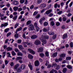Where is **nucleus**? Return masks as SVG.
I'll return each instance as SVG.
<instances>
[{
  "label": "nucleus",
  "instance_id": "f257e3e1",
  "mask_svg": "<svg viewBox=\"0 0 73 73\" xmlns=\"http://www.w3.org/2000/svg\"><path fill=\"white\" fill-rule=\"evenodd\" d=\"M34 25L35 28H36V29H35L34 31H35L36 32L37 31L38 32V31H39V30H40V28H39V27L37 26V23H35L34 24Z\"/></svg>",
  "mask_w": 73,
  "mask_h": 73
},
{
  "label": "nucleus",
  "instance_id": "f03ea898",
  "mask_svg": "<svg viewBox=\"0 0 73 73\" xmlns=\"http://www.w3.org/2000/svg\"><path fill=\"white\" fill-rule=\"evenodd\" d=\"M28 51L30 53H31V54H33V55H34V54H35V51H33V50L29 48L28 49Z\"/></svg>",
  "mask_w": 73,
  "mask_h": 73
},
{
  "label": "nucleus",
  "instance_id": "7ed1b4c3",
  "mask_svg": "<svg viewBox=\"0 0 73 73\" xmlns=\"http://www.w3.org/2000/svg\"><path fill=\"white\" fill-rule=\"evenodd\" d=\"M29 28L30 29V31H33L35 29V27L32 24H31L29 25Z\"/></svg>",
  "mask_w": 73,
  "mask_h": 73
},
{
  "label": "nucleus",
  "instance_id": "20e7f679",
  "mask_svg": "<svg viewBox=\"0 0 73 73\" xmlns=\"http://www.w3.org/2000/svg\"><path fill=\"white\" fill-rule=\"evenodd\" d=\"M52 66H54V67L56 66V69L57 70H58V69L60 68V66L59 65H57V64L56 63H54L53 64Z\"/></svg>",
  "mask_w": 73,
  "mask_h": 73
},
{
  "label": "nucleus",
  "instance_id": "39448f33",
  "mask_svg": "<svg viewBox=\"0 0 73 73\" xmlns=\"http://www.w3.org/2000/svg\"><path fill=\"white\" fill-rule=\"evenodd\" d=\"M34 44L36 45H38L41 44V42L39 40H36L34 42Z\"/></svg>",
  "mask_w": 73,
  "mask_h": 73
},
{
  "label": "nucleus",
  "instance_id": "423d86ee",
  "mask_svg": "<svg viewBox=\"0 0 73 73\" xmlns=\"http://www.w3.org/2000/svg\"><path fill=\"white\" fill-rule=\"evenodd\" d=\"M40 65V62L39 61L37 60L35 61V66H38Z\"/></svg>",
  "mask_w": 73,
  "mask_h": 73
},
{
  "label": "nucleus",
  "instance_id": "0eeeda50",
  "mask_svg": "<svg viewBox=\"0 0 73 73\" xmlns=\"http://www.w3.org/2000/svg\"><path fill=\"white\" fill-rule=\"evenodd\" d=\"M44 50V49L42 47L39 48L38 49H37V52L38 53H40L41 52H42Z\"/></svg>",
  "mask_w": 73,
  "mask_h": 73
},
{
  "label": "nucleus",
  "instance_id": "6e6552de",
  "mask_svg": "<svg viewBox=\"0 0 73 73\" xmlns=\"http://www.w3.org/2000/svg\"><path fill=\"white\" fill-rule=\"evenodd\" d=\"M37 38V35H32L31 37V38L32 40H35L36 38Z\"/></svg>",
  "mask_w": 73,
  "mask_h": 73
},
{
  "label": "nucleus",
  "instance_id": "1a4fd4ad",
  "mask_svg": "<svg viewBox=\"0 0 73 73\" xmlns=\"http://www.w3.org/2000/svg\"><path fill=\"white\" fill-rule=\"evenodd\" d=\"M26 68V65L25 64H22L21 66V69L22 70H24Z\"/></svg>",
  "mask_w": 73,
  "mask_h": 73
},
{
  "label": "nucleus",
  "instance_id": "9d476101",
  "mask_svg": "<svg viewBox=\"0 0 73 73\" xmlns=\"http://www.w3.org/2000/svg\"><path fill=\"white\" fill-rule=\"evenodd\" d=\"M67 37H68V34H67V33L64 34L63 35V39H65V38H66Z\"/></svg>",
  "mask_w": 73,
  "mask_h": 73
},
{
  "label": "nucleus",
  "instance_id": "9b49d317",
  "mask_svg": "<svg viewBox=\"0 0 73 73\" xmlns=\"http://www.w3.org/2000/svg\"><path fill=\"white\" fill-rule=\"evenodd\" d=\"M52 10L51 9L49 10L46 11V15H49V14H50L51 12H52Z\"/></svg>",
  "mask_w": 73,
  "mask_h": 73
},
{
  "label": "nucleus",
  "instance_id": "f8f14e48",
  "mask_svg": "<svg viewBox=\"0 0 73 73\" xmlns=\"http://www.w3.org/2000/svg\"><path fill=\"white\" fill-rule=\"evenodd\" d=\"M46 7V4L45 3H42L40 5V7H41V8H44Z\"/></svg>",
  "mask_w": 73,
  "mask_h": 73
},
{
  "label": "nucleus",
  "instance_id": "ddd939ff",
  "mask_svg": "<svg viewBox=\"0 0 73 73\" xmlns=\"http://www.w3.org/2000/svg\"><path fill=\"white\" fill-rule=\"evenodd\" d=\"M50 30V29H49V28L47 29H46L45 28H44L43 29V31L44 32H47V31H49Z\"/></svg>",
  "mask_w": 73,
  "mask_h": 73
},
{
  "label": "nucleus",
  "instance_id": "4468645a",
  "mask_svg": "<svg viewBox=\"0 0 73 73\" xmlns=\"http://www.w3.org/2000/svg\"><path fill=\"white\" fill-rule=\"evenodd\" d=\"M6 49L7 51H11V50H13V48L12 47H9L6 48Z\"/></svg>",
  "mask_w": 73,
  "mask_h": 73
},
{
  "label": "nucleus",
  "instance_id": "2eb2a0df",
  "mask_svg": "<svg viewBox=\"0 0 73 73\" xmlns=\"http://www.w3.org/2000/svg\"><path fill=\"white\" fill-rule=\"evenodd\" d=\"M28 66L29 67L31 70H33V66L31 64H28Z\"/></svg>",
  "mask_w": 73,
  "mask_h": 73
},
{
  "label": "nucleus",
  "instance_id": "dca6fc26",
  "mask_svg": "<svg viewBox=\"0 0 73 73\" xmlns=\"http://www.w3.org/2000/svg\"><path fill=\"white\" fill-rule=\"evenodd\" d=\"M28 57L29 59H33V56L31 54H29L28 55Z\"/></svg>",
  "mask_w": 73,
  "mask_h": 73
},
{
  "label": "nucleus",
  "instance_id": "f3484780",
  "mask_svg": "<svg viewBox=\"0 0 73 73\" xmlns=\"http://www.w3.org/2000/svg\"><path fill=\"white\" fill-rule=\"evenodd\" d=\"M54 72L55 73H58L57 71V70H54L53 69H52V70H51L50 72V73H54Z\"/></svg>",
  "mask_w": 73,
  "mask_h": 73
},
{
  "label": "nucleus",
  "instance_id": "a211bd4d",
  "mask_svg": "<svg viewBox=\"0 0 73 73\" xmlns=\"http://www.w3.org/2000/svg\"><path fill=\"white\" fill-rule=\"evenodd\" d=\"M18 48L20 50H23L24 49V47H23V46L21 45H19Z\"/></svg>",
  "mask_w": 73,
  "mask_h": 73
},
{
  "label": "nucleus",
  "instance_id": "6ab92c4d",
  "mask_svg": "<svg viewBox=\"0 0 73 73\" xmlns=\"http://www.w3.org/2000/svg\"><path fill=\"white\" fill-rule=\"evenodd\" d=\"M17 55L18 56H23V54L22 53L19 52L17 53Z\"/></svg>",
  "mask_w": 73,
  "mask_h": 73
},
{
  "label": "nucleus",
  "instance_id": "aec40b11",
  "mask_svg": "<svg viewBox=\"0 0 73 73\" xmlns=\"http://www.w3.org/2000/svg\"><path fill=\"white\" fill-rule=\"evenodd\" d=\"M19 66V64H17L14 67V69L15 70H17V68Z\"/></svg>",
  "mask_w": 73,
  "mask_h": 73
},
{
  "label": "nucleus",
  "instance_id": "412c9836",
  "mask_svg": "<svg viewBox=\"0 0 73 73\" xmlns=\"http://www.w3.org/2000/svg\"><path fill=\"white\" fill-rule=\"evenodd\" d=\"M13 3L14 5H18L19 4V2L17 1H15L13 2Z\"/></svg>",
  "mask_w": 73,
  "mask_h": 73
},
{
  "label": "nucleus",
  "instance_id": "4be33fe9",
  "mask_svg": "<svg viewBox=\"0 0 73 73\" xmlns=\"http://www.w3.org/2000/svg\"><path fill=\"white\" fill-rule=\"evenodd\" d=\"M39 56L41 58H43V57H44L45 54H44V53H41L40 54Z\"/></svg>",
  "mask_w": 73,
  "mask_h": 73
},
{
  "label": "nucleus",
  "instance_id": "5701e85b",
  "mask_svg": "<svg viewBox=\"0 0 73 73\" xmlns=\"http://www.w3.org/2000/svg\"><path fill=\"white\" fill-rule=\"evenodd\" d=\"M67 71V68H63V73H65L66 72V71Z\"/></svg>",
  "mask_w": 73,
  "mask_h": 73
},
{
  "label": "nucleus",
  "instance_id": "b1692460",
  "mask_svg": "<svg viewBox=\"0 0 73 73\" xmlns=\"http://www.w3.org/2000/svg\"><path fill=\"white\" fill-rule=\"evenodd\" d=\"M57 55V52H56L54 53H53V54H52V57H56Z\"/></svg>",
  "mask_w": 73,
  "mask_h": 73
},
{
  "label": "nucleus",
  "instance_id": "393cba45",
  "mask_svg": "<svg viewBox=\"0 0 73 73\" xmlns=\"http://www.w3.org/2000/svg\"><path fill=\"white\" fill-rule=\"evenodd\" d=\"M65 56H66V54H62L60 55V57H65Z\"/></svg>",
  "mask_w": 73,
  "mask_h": 73
},
{
  "label": "nucleus",
  "instance_id": "a878e982",
  "mask_svg": "<svg viewBox=\"0 0 73 73\" xmlns=\"http://www.w3.org/2000/svg\"><path fill=\"white\" fill-rule=\"evenodd\" d=\"M48 23L46 21L43 24V25L44 27H46V26H48Z\"/></svg>",
  "mask_w": 73,
  "mask_h": 73
},
{
  "label": "nucleus",
  "instance_id": "bb28decb",
  "mask_svg": "<svg viewBox=\"0 0 73 73\" xmlns=\"http://www.w3.org/2000/svg\"><path fill=\"white\" fill-rule=\"evenodd\" d=\"M5 54H6V51H5L3 52L2 57L3 58H5Z\"/></svg>",
  "mask_w": 73,
  "mask_h": 73
},
{
  "label": "nucleus",
  "instance_id": "cd10ccee",
  "mask_svg": "<svg viewBox=\"0 0 73 73\" xmlns=\"http://www.w3.org/2000/svg\"><path fill=\"white\" fill-rule=\"evenodd\" d=\"M67 68L69 69H72V66L70 65H68L67 66Z\"/></svg>",
  "mask_w": 73,
  "mask_h": 73
},
{
  "label": "nucleus",
  "instance_id": "c85d7f7f",
  "mask_svg": "<svg viewBox=\"0 0 73 73\" xmlns=\"http://www.w3.org/2000/svg\"><path fill=\"white\" fill-rule=\"evenodd\" d=\"M48 34L50 35H53L54 34V33L53 32H48Z\"/></svg>",
  "mask_w": 73,
  "mask_h": 73
},
{
  "label": "nucleus",
  "instance_id": "c756f323",
  "mask_svg": "<svg viewBox=\"0 0 73 73\" xmlns=\"http://www.w3.org/2000/svg\"><path fill=\"white\" fill-rule=\"evenodd\" d=\"M23 59V58L21 56L17 57L16 60H22Z\"/></svg>",
  "mask_w": 73,
  "mask_h": 73
},
{
  "label": "nucleus",
  "instance_id": "7c9ffc66",
  "mask_svg": "<svg viewBox=\"0 0 73 73\" xmlns=\"http://www.w3.org/2000/svg\"><path fill=\"white\" fill-rule=\"evenodd\" d=\"M14 11H17V9H19L18 7H14L13 8Z\"/></svg>",
  "mask_w": 73,
  "mask_h": 73
},
{
  "label": "nucleus",
  "instance_id": "2f4dec72",
  "mask_svg": "<svg viewBox=\"0 0 73 73\" xmlns=\"http://www.w3.org/2000/svg\"><path fill=\"white\" fill-rule=\"evenodd\" d=\"M9 31V28H7L5 30V33H7Z\"/></svg>",
  "mask_w": 73,
  "mask_h": 73
},
{
  "label": "nucleus",
  "instance_id": "473e14b6",
  "mask_svg": "<svg viewBox=\"0 0 73 73\" xmlns=\"http://www.w3.org/2000/svg\"><path fill=\"white\" fill-rule=\"evenodd\" d=\"M70 48H73V42H71L70 43Z\"/></svg>",
  "mask_w": 73,
  "mask_h": 73
},
{
  "label": "nucleus",
  "instance_id": "72a5a7b5",
  "mask_svg": "<svg viewBox=\"0 0 73 73\" xmlns=\"http://www.w3.org/2000/svg\"><path fill=\"white\" fill-rule=\"evenodd\" d=\"M32 23L31 21V20H29L27 21V25H29V24H31V23Z\"/></svg>",
  "mask_w": 73,
  "mask_h": 73
},
{
  "label": "nucleus",
  "instance_id": "f704fd0d",
  "mask_svg": "<svg viewBox=\"0 0 73 73\" xmlns=\"http://www.w3.org/2000/svg\"><path fill=\"white\" fill-rule=\"evenodd\" d=\"M17 16L16 15V16H15V17H13L12 19L13 20H16L17 19Z\"/></svg>",
  "mask_w": 73,
  "mask_h": 73
},
{
  "label": "nucleus",
  "instance_id": "c9c22d12",
  "mask_svg": "<svg viewBox=\"0 0 73 73\" xmlns=\"http://www.w3.org/2000/svg\"><path fill=\"white\" fill-rule=\"evenodd\" d=\"M17 71L18 73L21 72V68H19L18 69H17Z\"/></svg>",
  "mask_w": 73,
  "mask_h": 73
},
{
  "label": "nucleus",
  "instance_id": "e433bc0d",
  "mask_svg": "<svg viewBox=\"0 0 73 73\" xmlns=\"http://www.w3.org/2000/svg\"><path fill=\"white\" fill-rule=\"evenodd\" d=\"M19 24L18 23H17L16 24L14 28H17V27H19Z\"/></svg>",
  "mask_w": 73,
  "mask_h": 73
},
{
  "label": "nucleus",
  "instance_id": "4c0bfd02",
  "mask_svg": "<svg viewBox=\"0 0 73 73\" xmlns=\"http://www.w3.org/2000/svg\"><path fill=\"white\" fill-rule=\"evenodd\" d=\"M55 24L53 21H52L51 22V24L50 25H51L53 27V26H54Z\"/></svg>",
  "mask_w": 73,
  "mask_h": 73
},
{
  "label": "nucleus",
  "instance_id": "58836bf2",
  "mask_svg": "<svg viewBox=\"0 0 73 73\" xmlns=\"http://www.w3.org/2000/svg\"><path fill=\"white\" fill-rule=\"evenodd\" d=\"M45 54L47 57L49 56V52L47 51H46L45 52Z\"/></svg>",
  "mask_w": 73,
  "mask_h": 73
},
{
  "label": "nucleus",
  "instance_id": "ea45409f",
  "mask_svg": "<svg viewBox=\"0 0 73 73\" xmlns=\"http://www.w3.org/2000/svg\"><path fill=\"white\" fill-rule=\"evenodd\" d=\"M14 50L15 51V52H19V49H18V48H15Z\"/></svg>",
  "mask_w": 73,
  "mask_h": 73
},
{
  "label": "nucleus",
  "instance_id": "a19ab883",
  "mask_svg": "<svg viewBox=\"0 0 73 73\" xmlns=\"http://www.w3.org/2000/svg\"><path fill=\"white\" fill-rule=\"evenodd\" d=\"M44 38L45 39H49V36L48 35L45 36L44 37Z\"/></svg>",
  "mask_w": 73,
  "mask_h": 73
},
{
  "label": "nucleus",
  "instance_id": "79ce46f5",
  "mask_svg": "<svg viewBox=\"0 0 73 73\" xmlns=\"http://www.w3.org/2000/svg\"><path fill=\"white\" fill-rule=\"evenodd\" d=\"M66 60H71V57H67L66 58Z\"/></svg>",
  "mask_w": 73,
  "mask_h": 73
},
{
  "label": "nucleus",
  "instance_id": "37998d69",
  "mask_svg": "<svg viewBox=\"0 0 73 73\" xmlns=\"http://www.w3.org/2000/svg\"><path fill=\"white\" fill-rule=\"evenodd\" d=\"M42 42L44 44H46V41L44 40H42Z\"/></svg>",
  "mask_w": 73,
  "mask_h": 73
},
{
  "label": "nucleus",
  "instance_id": "c03bdc74",
  "mask_svg": "<svg viewBox=\"0 0 73 73\" xmlns=\"http://www.w3.org/2000/svg\"><path fill=\"white\" fill-rule=\"evenodd\" d=\"M62 20L63 21H66V18L64 17L62 18Z\"/></svg>",
  "mask_w": 73,
  "mask_h": 73
},
{
  "label": "nucleus",
  "instance_id": "a18cd8bd",
  "mask_svg": "<svg viewBox=\"0 0 73 73\" xmlns=\"http://www.w3.org/2000/svg\"><path fill=\"white\" fill-rule=\"evenodd\" d=\"M12 54L13 56H15L16 54L15 51H13L12 52Z\"/></svg>",
  "mask_w": 73,
  "mask_h": 73
},
{
  "label": "nucleus",
  "instance_id": "49530a36",
  "mask_svg": "<svg viewBox=\"0 0 73 73\" xmlns=\"http://www.w3.org/2000/svg\"><path fill=\"white\" fill-rule=\"evenodd\" d=\"M42 0H37V3L38 4H40L41 2H42Z\"/></svg>",
  "mask_w": 73,
  "mask_h": 73
},
{
  "label": "nucleus",
  "instance_id": "de8ad7c7",
  "mask_svg": "<svg viewBox=\"0 0 73 73\" xmlns=\"http://www.w3.org/2000/svg\"><path fill=\"white\" fill-rule=\"evenodd\" d=\"M22 29H23V28L21 27H19V28H18V29H17V30H18V32H19V31H21Z\"/></svg>",
  "mask_w": 73,
  "mask_h": 73
},
{
  "label": "nucleus",
  "instance_id": "09e8293b",
  "mask_svg": "<svg viewBox=\"0 0 73 73\" xmlns=\"http://www.w3.org/2000/svg\"><path fill=\"white\" fill-rule=\"evenodd\" d=\"M57 37V35H53V36L52 37V38L53 39H55Z\"/></svg>",
  "mask_w": 73,
  "mask_h": 73
},
{
  "label": "nucleus",
  "instance_id": "8fccbe9b",
  "mask_svg": "<svg viewBox=\"0 0 73 73\" xmlns=\"http://www.w3.org/2000/svg\"><path fill=\"white\" fill-rule=\"evenodd\" d=\"M7 54H8V57H11V58H12V56H11V54L9 52H7Z\"/></svg>",
  "mask_w": 73,
  "mask_h": 73
},
{
  "label": "nucleus",
  "instance_id": "3c124183",
  "mask_svg": "<svg viewBox=\"0 0 73 73\" xmlns=\"http://www.w3.org/2000/svg\"><path fill=\"white\" fill-rule=\"evenodd\" d=\"M15 37L18 38L19 37V34H16L15 35Z\"/></svg>",
  "mask_w": 73,
  "mask_h": 73
},
{
  "label": "nucleus",
  "instance_id": "603ef678",
  "mask_svg": "<svg viewBox=\"0 0 73 73\" xmlns=\"http://www.w3.org/2000/svg\"><path fill=\"white\" fill-rule=\"evenodd\" d=\"M24 1H25V0H20V2L21 4H23L24 3Z\"/></svg>",
  "mask_w": 73,
  "mask_h": 73
},
{
  "label": "nucleus",
  "instance_id": "864d4df0",
  "mask_svg": "<svg viewBox=\"0 0 73 73\" xmlns=\"http://www.w3.org/2000/svg\"><path fill=\"white\" fill-rule=\"evenodd\" d=\"M23 38H25V39H26V38H26V36H25V34H23Z\"/></svg>",
  "mask_w": 73,
  "mask_h": 73
},
{
  "label": "nucleus",
  "instance_id": "5fc2aeb1",
  "mask_svg": "<svg viewBox=\"0 0 73 73\" xmlns=\"http://www.w3.org/2000/svg\"><path fill=\"white\" fill-rule=\"evenodd\" d=\"M11 35V33L9 32L8 33L7 35V37H9V36H10V35Z\"/></svg>",
  "mask_w": 73,
  "mask_h": 73
},
{
  "label": "nucleus",
  "instance_id": "6e6d98bb",
  "mask_svg": "<svg viewBox=\"0 0 73 73\" xmlns=\"http://www.w3.org/2000/svg\"><path fill=\"white\" fill-rule=\"evenodd\" d=\"M62 11H60L59 12H58V14L60 15L62 14Z\"/></svg>",
  "mask_w": 73,
  "mask_h": 73
},
{
  "label": "nucleus",
  "instance_id": "4d7b16f0",
  "mask_svg": "<svg viewBox=\"0 0 73 73\" xmlns=\"http://www.w3.org/2000/svg\"><path fill=\"white\" fill-rule=\"evenodd\" d=\"M72 14L71 13H69L67 15V16H68V17H70V16H72Z\"/></svg>",
  "mask_w": 73,
  "mask_h": 73
},
{
  "label": "nucleus",
  "instance_id": "13d9d810",
  "mask_svg": "<svg viewBox=\"0 0 73 73\" xmlns=\"http://www.w3.org/2000/svg\"><path fill=\"white\" fill-rule=\"evenodd\" d=\"M22 40L21 39H18V44H20L21 43Z\"/></svg>",
  "mask_w": 73,
  "mask_h": 73
},
{
  "label": "nucleus",
  "instance_id": "bf43d9fd",
  "mask_svg": "<svg viewBox=\"0 0 73 73\" xmlns=\"http://www.w3.org/2000/svg\"><path fill=\"white\" fill-rule=\"evenodd\" d=\"M10 65L11 66H14V63L13 62H11Z\"/></svg>",
  "mask_w": 73,
  "mask_h": 73
},
{
  "label": "nucleus",
  "instance_id": "052dcab7",
  "mask_svg": "<svg viewBox=\"0 0 73 73\" xmlns=\"http://www.w3.org/2000/svg\"><path fill=\"white\" fill-rule=\"evenodd\" d=\"M40 15L38 14L36 16V19H38V18H40Z\"/></svg>",
  "mask_w": 73,
  "mask_h": 73
},
{
  "label": "nucleus",
  "instance_id": "680f3d73",
  "mask_svg": "<svg viewBox=\"0 0 73 73\" xmlns=\"http://www.w3.org/2000/svg\"><path fill=\"white\" fill-rule=\"evenodd\" d=\"M70 0H68L67 1L66 3V5H68V3L69 2H70Z\"/></svg>",
  "mask_w": 73,
  "mask_h": 73
},
{
  "label": "nucleus",
  "instance_id": "e2e57ef3",
  "mask_svg": "<svg viewBox=\"0 0 73 73\" xmlns=\"http://www.w3.org/2000/svg\"><path fill=\"white\" fill-rule=\"evenodd\" d=\"M68 53L70 55L72 54V51H68Z\"/></svg>",
  "mask_w": 73,
  "mask_h": 73
},
{
  "label": "nucleus",
  "instance_id": "0e129e2a",
  "mask_svg": "<svg viewBox=\"0 0 73 73\" xmlns=\"http://www.w3.org/2000/svg\"><path fill=\"white\" fill-rule=\"evenodd\" d=\"M23 10V9L22 8H20L18 9V11L19 12H20V11H21Z\"/></svg>",
  "mask_w": 73,
  "mask_h": 73
},
{
  "label": "nucleus",
  "instance_id": "69168bd1",
  "mask_svg": "<svg viewBox=\"0 0 73 73\" xmlns=\"http://www.w3.org/2000/svg\"><path fill=\"white\" fill-rule=\"evenodd\" d=\"M72 5H73V2H71L69 4V7H71L72 6Z\"/></svg>",
  "mask_w": 73,
  "mask_h": 73
},
{
  "label": "nucleus",
  "instance_id": "338daca9",
  "mask_svg": "<svg viewBox=\"0 0 73 73\" xmlns=\"http://www.w3.org/2000/svg\"><path fill=\"white\" fill-rule=\"evenodd\" d=\"M37 12L35 11L33 14V15L35 16V15H37Z\"/></svg>",
  "mask_w": 73,
  "mask_h": 73
},
{
  "label": "nucleus",
  "instance_id": "774afa93",
  "mask_svg": "<svg viewBox=\"0 0 73 73\" xmlns=\"http://www.w3.org/2000/svg\"><path fill=\"white\" fill-rule=\"evenodd\" d=\"M60 25V23L58 22H57L56 23V26H59Z\"/></svg>",
  "mask_w": 73,
  "mask_h": 73
}]
</instances>
